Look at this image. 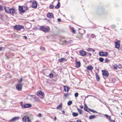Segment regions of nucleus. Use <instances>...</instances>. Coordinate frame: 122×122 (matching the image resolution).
I'll list each match as a JSON object with an SVG mask.
<instances>
[{"label": "nucleus", "mask_w": 122, "mask_h": 122, "mask_svg": "<svg viewBox=\"0 0 122 122\" xmlns=\"http://www.w3.org/2000/svg\"><path fill=\"white\" fill-rule=\"evenodd\" d=\"M33 115H30L29 116H25L23 117L22 120L23 122H30L33 119Z\"/></svg>", "instance_id": "obj_1"}, {"label": "nucleus", "mask_w": 122, "mask_h": 122, "mask_svg": "<svg viewBox=\"0 0 122 122\" xmlns=\"http://www.w3.org/2000/svg\"><path fill=\"white\" fill-rule=\"evenodd\" d=\"M18 9L19 11V13L22 14L25 12L26 10H28L29 8L28 7L24 6H19Z\"/></svg>", "instance_id": "obj_2"}, {"label": "nucleus", "mask_w": 122, "mask_h": 122, "mask_svg": "<svg viewBox=\"0 0 122 122\" xmlns=\"http://www.w3.org/2000/svg\"><path fill=\"white\" fill-rule=\"evenodd\" d=\"M36 94L41 99H42L44 97V93L41 91H38L36 92Z\"/></svg>", "instance_id": "obj_3"}, {"label": "nucleus", "mask_w": 122, "mask_h": 122, "mask_svg": "<svg viewBox=\"0 0 122 122\" xmlns=\"http://www.w3.org/2000/svg\"><path fill=\"white\" fill-rule=\"evenodd\" d=\"M40 30L45 32H47L49 31L50 29L48 28H46L43 26H41L40 28Z\"/></svg>", "instance_id": "obj_4"}, {"label": "nucleus", "mask_w": 122, "mask_h": 122, "mask_svg": "<svg viewBox=\"0 0 122 122\" xmlns=\"http://www.w3.org/2000/svg\"><path fill=\"white\" fill-rule=\"evenodd\" d=\"M24 27L22 25L20 26L19 25H16L14 26V29L17 30H19L21 29H23Z\"/></svg>", "instance_id": "obj_5"}, {"label": "nucleus", "mask_w": 122, "mask_h": 122, "mask_svg": "<svg viewBox=\"0 0 122 122\" xmlns=\"http://www.w3.org/2000/svg\"><path fill=\"white\" fill-rule=\"evenodd\" d=\"M79 34H78L77 36L76 39L77 40H81L83 38L82 34H81L79 32Z\"/></svg>", "instance_id": "obj_6"}, {"label": "nucleus", "mask_w": 122, "mask_h": 122, "mask_svg": "<svg viewBox=\"0 0 122 122\" xmlns=\"http://www.w3.org/2000/svg\"><path fill=\"white\" fill-rule=\"evenodd\" d=\"M102 75L106 77H107L109 75V72L107 71L102 70Z\"/></svg>", "instance_id": "obj_7"}, {"label": "nucleus", "mask_w": 122, "mask_h": 122, "mask_svg": "<svg viewBox=\"0 0 122 122\" xmlns=\"http://www.w3.org/2000/svg\"><path fill=\"white\" fill-rule=\"evenodd\" d=\"M16 88L18 91H21L22 89V85L21 84H18L16 85Z\"/></svg>", "instance_id": "obj_8"}, {"label": "nucleus", "mask_w": 122, "mask_h": 122, "mask_svg": "<svg viewBox=\"0 0 122 122\" xmlns=\"http://www.w3.org/2000/svg\"><path fill=\"white\" fill-rule=\"evenodd\" d=\"M108 53L106 52L101 51L99 53V55L100 56H107Z\"/></svg>", "instance_id": "obj_9"}, {"label": "nucleus", "mask_w": 122, "mask_h": 122, "mask_svg": "<svg viewBox=\"0 0 122 122\" xmlns=\"http://www.w3.org/2000/svg\"><path fill=\"white\" fill-rule=\"evenodd\" d=\"M19 117H15L9 120V122H15L17 120H18L19 119Z\"/></svg>", "instance_id": "obj_10"}, {"label": "nucleus", "mask_w": 122, "mask_h": 122, "mask_svg": "<svg viewBox=\"0 0 122 122\" xmlns=\"http://www.w3.org/2000/svg\"><path fill=\"white\" fill-rule=\"evenodd\" d=\"M15 11L14 9L13 8H11L9 10V13H10L11 15H13L15 14Z\"/></svg>", "instance_id": "obj_11"}, {"label": "nucleus", "mask_w": 122, "mask_h": 122, "mask_svg": "<svg viewBox=\"0 0 122 122\" xmlns=\"http://www.w3.org/2000/svg\"><path fill=\"white\" fill-rule=\"evenodd\" d=\"M47 17L49 18H53L54 17V15L52 13H48L47 15Z\"/></svg>", "instance_id": "obj_12"}, {"label": "nucleus", "mask_w": 122, "mask_h": 122, "mask_svg": "<svg viewBox=\"0 0 122 122\" xmlns=\"http://www.w3.org/2000/svg\"><path fill=\"white\" fill-rule=\"evenodd\" d=\"M79 53L82 56H83L86 55L87 52L83 51H80Z\"/></svg>", "instance_id": "obj_13"}, {"label": "nucleus", "mask_w": 122, "mask_h": 122, "mask_svg": "<svg viewBox=\"0 0 122 122\" xmlns=\"http://www.w3.org/2000/svg\"><path fill=\"white\" fill-rule=\"evenodd\" d=\"M67 61L66 59L64 58H61L58 59V61L60 62H63Z\"/></svg>", "instance_id": "obj_14"}, {"label": "nucleus", "mask_w": 122, "mask_h": 122, "mask_svg": "<svg viewBox=\"0 0 122 122\" xmlns=\"http://www.w3.org/2000/svg\"><path fill=\"white\" fill-rule=\"evenodd\" d=\"M120 42L119 41H117L116 42H115V47L117 48L118 49L119 48L120 46V44L119 43Z\"/></svg>", "instance_id": "obj_15"}, {"label": "nucleus", "mask_w": 122, "mask_h": 122, "mask_svg": "<svg viewBox=\"0 0 122 122\" xmlns=\"http://www.w3.org/2000/svg\"><path fill=\"white\" fill-rule=\"evenodd\" d=\"M37 6V4L36 1L33 2L32 5V7L35 8H36Z\"/></svg>", "instance_id": "obj_16"}, {"label": "nucleus", "mask_w": 122, "mask_h": 122, "mask_svg": "<svg viewBox=\"0 0 122 122\" xmlns=\"http://www.w3.org/2000/svg\"><path fill=\"white\" fill-rule=\"evenodd\" d=\"M31 107V104H25L24 105L23 107L24 108H27L30 107Z\"/></svg>", "instance_id": "obj_17"}, {"label": "nucleus", "mask_w": 122, "mask_h": 122, "mask_svg": "<svg viewBox=\"0 0 122 122\" xmlns=\"http://www.w3.org/2000/svg\"><path fill=\"white\" fill-rule=\"evenodd\" d=\"M63 42H65L66 44H67L72 43L73 42V41L71 40H68V41H67L66 40H65L63 41Z\"/></svg>", "instance_id": "obj_18"}, {"label": "nucleus", "mask_w": 122, "mask_h": 122, "mask_svg": "<svg viewBox=\"0 0 122 122\" xmlns=\"http://www.w3.org/2000/svg\"><path fill=\"white\" fill-rule=\"evenodd\" d=\"M76 64L75 67L77 68H78L80 66L81 63L80 61H77L76 62Z\"/></svg>", "instance_id": "obj_19"}, {"label": "nucleus", "mask_w": 122, "mask_h": 122, "mask_svg": "<svg viewBox=\"0 0 122 122\" xmlns=\"http://www.w3.org/2000/svg\"><path fill=\"white\" fill-rule=\"evenodd\" d=\"M63 87L64 91L66 92H68L69 91V89L68 86H67L64 85Z\"/></svg>", "instance_id": "obj_20"}, {"label": "nucleus", "mask_w": 122, "mask_h": 122, "mask_svg": "<svg viewBox=\"0 0 122 122\" xmlns=\"http://www.w3.org/2000/svg\"><path fill=\"white\" fill-rule=\"evenodd\" d=\"M6 12L9 13V10H10V8L8 7H5L4 8Z\"/></svg>", "instance_id": "obj_21"}, {"label": "nucleus", "mask_w": 122, "mask_h": 122, "mask_svg": "<svg viewBox=\"0 0 122 122\" xmlns=\"http://www.w3.org/2000/svg\"><path fill=\"white\" fill-rule=\"evenodd\" d=\"M93 67L91 65H90L89 66H87V69L89 70H91L92 69H93Z\"/></svg>", "instance_id": "obj_22"}, {"label": "nucleus", "mask_w": 122, "mask_h": 122, "mask_svg": "<svg viewBox=\"0 0 122 122\" xmlns=\"http://www.w3.org/2000/svg\"><path fill=\"white\" fill-rule=\"evenodd\" d=\"M96 79L97 81H99L100 79V78L99 75L96 72Z\"/></svg>", "instance_id": "obj_23"}, {"label": "nucleus", "mask_w": 122, "mask_h": 122, "mask_svg": "<svg viewBox=\"0 0 122 122\" xmlns=\"http://www.w3.org/2000/svg\"><path fill=\"white\" fill-rule=\"evenodd\" d=\"M60 3L59 2H58V3L57 5H56V6H55V8L56 9H58L59 8L60 6Z\"/></svg>", "instance_id": "obj_24"}, {"label": "nucleus", "mask_w": 122, "mask_h": 122, "mask_svg": "<svg viewBox=\"0 0 122 122\" xmlns=\"http://www.w3.org/2000/svg\"><path fill=\"white\" fill-rule=\"evenodd\" d=\"M96 118V116L95 115H92L89 117V119H91Z\"/></svg>", "instance_id": "obj_25"}, {"label": "nucleus", "mask_w": 122, "mask_h": 122, "mask_svg": "<svg viewBox=\"0 0 122 122\" xmlns=\"http://www.w3.org/2000/svg\"><path fill=\"white\" fill-rule=\"evenodd\" d=\"M72 115L74 117H76L78 115V114L77 113L73 112L72 113Z\"/></svg>", "instance_id": "obj_26"}, {"label": "nucleus", "mask_w": 122, "mask_h": 122, "mask_svg": "<svg viewBox=\"0 0 122 122\" xmlns=\"http://www.w3.org/2000/svg\"><path fill=\"white\" fill-rule=\"evenodd\" d=\"M77 109L78 112H79V114H82V110L81 109L79 108H77Z\"/></svg>", "instance_id": "obj_27"}, {"label": "nucleus", "mask_w": 122, "mask_h": 122, "mask_svg": "<svg viewBox=\"0 0 122 122\" xmlns=\"http://www.w3.org/2000/svg\"><path fill=\"white\" fill-rule=\"evenodd\" d=\"M62 105L61 104H60L58 106L56 107V108L57 109H60L62 107Z\"/></svg>", "instance_id": "obj_28"}, {"label": "nucleus", "mask_w": 122, "mask_h": 122, "mask_svg": "<svg viewBox=\"0 0 122 122\" xmlns=\"http://www.w3.org/2000/svg\"><path fill=\"white\" fill-rule=\"evenodd\" d=\"M88 109L90 111L92 112L93 113H97V111L94 110L90 109Z\"/></svg>", "instance_id": "obj_29"}, {"label": "nucleus", "mask_w": 122, "mask_h": 122, "mask_svg": "<svg viewBox=\"0 0 122 122\" xmlns=\"http://www.w3.org/2000/svg\"><path fill=\"white\" fill-rule=\"evenodd\" d=\"M72 102L71 101H69L67 103V105L68 106H69L72 103Z\"/></svg>", "instance_id": "obj_30"}, {"label": "nucleus", "mask_w": 122, "mask_h": 122, "mask_svg": "<svg viewBox=\"0 0 122 122\" xmlns=\"http://www.w3.org/2000/svg\"><path fill=\"white\" fill-rule=\"evenodd\" d=\"M104 115L107 118L109 119V120H110L111 118L110 116H109L106 114Z\"/></svg>", "instance_id": "obj_31"}, {"label": "nucleus", "mask_w": 122, "mask_h": 122, "mask_svg": "<svg viewBox=\"0 0 122 122\" xmlns=\"http://www.w3.org/2000/svg\"><path fill=\"white\" fill-rule=\"evenodd\" d=\"M117 66L116 64H115L113 66V68L114 69L117 70Z\"/></svg>", "instance_id": "obj_32"}, {"label": "nucleus", "mask_w": 122, "mask_h": 122, "mask_svg": "<svg viewBox=\"0 0 122 122\" xmlns=\"http://www.w3.org/2000/svg\"><path fill=\"white\" fill-rule=\"evenodd\" d=\"M54 7V6L53 5H50L49 6V8L51 9H52Z\"/></svg>", "instance_id": "obj_33"}, {"label": "nucleus", "mask_w": 122, "mask_h": 122, "mask_svg": "<svg viewBox=\"0 0 122 122\" xmlns=\"http://www.w3.org/2000/svg\"><path fill=\"white\" fill-rule=\"evenodd\" d=\"M100 61L101 62H103L104 61V59L102 57H100L99 58Z\"/></svg>", "instance_id": "obj_34"}, {"label": "nucleus", "mask_w": 122, "mask_h": 122, "mask_svg": "<svg viewBox=\"0 0 122 122\" xmlns=\"http://www.w3.org/2000/svg\"><path fill=\"white\" fill-rule=\"evenodd\" d=\"M40 49L41 50L44 51L45 50V48L44 47L41 46L40 47Z\"/></svg>", "instance_id": "obj_35"}, {"label": "nucleus", "mask_w": 122, "mask_h": 122, "mask_svg": "<svg viewBox=\"0 0 122 122\" xmlns=\"http://www.w3.org/2000/svg\"><path fill=\"white\" fill-rule=\"evenodd\" d=\"M86 107H84V110H85V111H86V112H89L88 110L87 109V108H88V107L86 105Z\"/></svg>", "instance_id": "obj_36"}, {"label": "nucleus", "mask_w": 122, "mask_h": 122, "mask_svg": "<svg viewBox=\"0 0 122 122\" xmlns=\"http://www.w3.org/2000/svg\"><path fill=\"white\" fill-rule=\"evenodd\" d=\"M49 76L51 78H52L53 77V75L52 73H50L49 75Z\"/></svg>", "instance_id": "obj_37"}, {"label": "nucleus", "mask_w": 122, "mask_h": 122, "mask_svg": "<svg viewBox=\"0 0 122 122\" xmlns=\"http://www.w3.org/2000/svg\"><path fill=\"white\" fill-rule=\"evenodd\" d=\"M92 49L90 48H88L87 50L88 51H92Z\"/></svg>", "instance_id": "obj_38"}, {"label": "nucleus", "mask_w": 122, "mask_h": 122, "mask_svg": "<svg viewBox=\"0 0 122 122\" xmlns=\"http://www.w3.org/2000/svg\"><path fill=\"white\" fill-rule=\"evenodd\" d=\"M120 69L122 68V66L121 65V64H119L117 66Z\"/></svg>", "instance_id": "obj_39"}, {"label": "nucleus", "mask_w": 122, "mask_h": 122, "mask_svg": "<svg viewBox=\"0 0 122 122\" xmlns=\"http://www.w3.org/2000/svg\"><path fill=\"white\" fill-rule=\"evenodd\" d=\"M105 62H106V63L107 62H109V59H108L107 58H106L105 59Z\"/></svg>", "instance_id": "obj_40"}, {"label": "nucleus", "mask_w": 122, "mask_h": 122, "mask_svg": "<svg viewBox=\"0 0 122 122\" xmlns=\"http://www.w3.org/2000/svg\"><path fill=\"white\" fill-rule=\"evenodd\" d=\"M91 36L93 38H94V37L95 38H96V36L93 34H92Z\"/></svg>", "instance_id": "obj_41"}, {"label": "nucleus", "mask_w": 122, "mask_h": 122, "mask_svg": "<svg viewBox=\"0 0 122 122\" xmlns=\"http://www.w3.org/2000/svg\"><path fill=\"white\" fill-rule=\"evenodd\" d=\"M78 93H77V92L76 93L74 94L75 96L76 97H77L78 96Z\"/></svg>", "instance_id": "obj_42"}, {"label": "nucleus", "mask_w": 122, "mask_h": 122, "mask_svg": "<svg viewBox=\"0 0 122 122\" xmlns=\"http://www.w3.org/2000/svg\"><path fill=\"white\" fill-rule=\"evenodd\" d=\"M72 32L74 34L76 33V31L73 28H72Z\"/></svg>", "instance_id": "obj_43"}, {"label": "nucleus", "mask_w": 122, "mask_h": 122, "mask_svg": "<svg viewBox=\"0 0 122 122\" xmlns=\"http://www.w3.org/2000/svg\"><path fill=\"white\" fill-rule=\"evenodd\" d=\"M68 95V93H65L64 94V96L65 98H66Z\"/></svg>", "instance_id": "obj_44"}, {"label": "nucleus", "mask_w": 122, "mask_h": 122, "mask_svg": "<svg viewBox=\"0 0 122 122\" xmlns=\"http://www.w3.org/2000/svg\"><path fill=\"white\" fill-rule=\"evenodd\" d=\"M3 10L2 6L0 5V11H2Z\"/></svg>", "instance_id": "obj_45"}, {"label": "nucleus", "mask_w": 122, "mask_h": 122, "mask_svg": "<svg viewBox=\"0 0 122 122\" xmlns=\"http://www.w3.org/2000/svg\"><path fill=\"white\" fill-rule=\"evenodd\" d=\"M22 78H20V80L18 81L19 83H20L22 82Z\"/></svg>", "instance_id": "obj_46"}, {"label": "nucleus", "mask_w": 122, "mask_h": 122, "mask_svg": "<svg viewBox=\"0 0 122 122\" xmlns=\"http://www.w3.org/2000/svg\"><path fill=\"white\" fill-rule=\"evenodd\" d=\"M111 27L113 29V28H114L116 27V26L115 25H112L111 26Z\"/></svg>", "instance_id": "obj_47"}, {"label": "nucleus", "mask_w": 122, "mask_h": 122, "mask_svg": "<svg viewBox=\"0 0 122 122\" xmlns=\"http://www.w3.org/2000/svg\"><path fill=\"white\" fill-rule=\"evenodd\" d=\"M22 103H23V102H20V104L21 106V107L22 108H23L24 105H22Z\"/></svg>", "instance_id": "obj_48"}, {"label": "nucleus", "mask_w": 122, "mask_h": 122, "mask_svg": "<svg viewBox=\"0 0 122 122\" xmlns=\"http://www.w3.org/2000/svg\"><path fill=\"white\" fill-rule=\"evenodd\" d=\"M110 122H115L114 120H111V119H110Z\"/></svg>", "instance_id": "obj_49"}, {"label": "nucleus", "mask_w": 122, "mask_h": 122, "mask_svg": "<svg viewBox=\"0 0 122 122\" xmlns=\"http://www.w3.org/2000/svg\"><path fill=\"white\" fill-rule=\"evenodd\" d=\"M57 21L59 22H61V19L60 18H58L57 19Z\"/></svg>", "instance_id": "obj_50"}, {"label": "nucleus", "mask_w": 122, "mask_h": 122, "mask_svg": "<svg viewBox=\"0 0 122 122\" xmlns=\"http://www.w3.org/2000/svg\"><path fill=\"white\" fill-rule=\"evenodd\" d=\"M23 37L25 38V39H26L27 38V37L25 36H24Z\"/></svg>", "instance_id": "obj_51"}, {"label": "nucleus", "mask_w": 122, "mask_h": 122, "mask_svg": "<svg viewBox=\"0 0 122 122\" xmlns=\"http://www.w3.org/2000/svg\"><path fill=\"white\" fill-rule=\"evenodd\" d=\"M41 114L40 113H39L38 114V117H41Z\"/></svg>", "instance_id": "obj_52"}, {"label": "nucleus", "mask_w": 122, "mask_h": 122, "mask_svg": "<svg viewBox=\"0 0 122 122\" xmlns=\"http://www.w3.org/2000/svg\"><path fill=\"white\" fill-rule=\"evenodd\" d=\"M80 108L81 109H82L83 108V106H82L81 105L80 106Z\"/></svg>", "instance_id": "obj_53"}, {"label": "nucleus", "mask_w": 122, "mask_h": 122, "mask_svg": "<svg viewBox=\"0 0 122 122\" xmlns=\"http://www.w3.org/2000/svg\"><path fill=\"white\" fill-rule=\"evenodd\" d=\"M76 122H82V121L79 120H77L76 121Z\"/></svg>", "instance_id": "obj_54"}, {"label": "nucleus", "mask_w": 122, "mask_h": 122, "mask_svg": "<svg viewBox=\"0 0 122 122\" xmlns=\"http://www.w3.org/2000/svg\"><path fill=\"white\" fill-rule=\"evenodd\" d=\"M56 119V117H55L54 118V121H55Z\"/></svg>", "instance_id": "obj_55"}, {"label": "nucleus", "mask_w": 122, "mask_h": 122, "mask_svg": "<svg viewBox=\"0 0 122 122\" xmlns=\"http://www.w3.org/2000/svg\"><path fill=\"white\" fill-rule=\"evenodd\" d=\"M3 48V47H0V51H1L2 50Z\"/></svg>", "instance_id": "obj_56"}, {"label": "nucleus", "mask_w": 122, "mask_h": 122, "mask_svg": "<svg viewBox=\"0 0 122 122\" xmlns=\"http://www.w3.org/2000/svg\"><path fill=\"white\" fill-rule=\"evenodd\" d=\"M88 55L91 56V54L90 53H88Z\"/></svg>", "instance_id": "obj_57"}, {"label": "nucleus", "mask_w": 122, "mask_h": 122, "mask_svg": "<svg viewBox=\"0 0 122 122\" xmlns=\"http://www.w3.org/2000/svg\"><path fill=\"white\" fill-rule=\"evenodd\" d=\"M62 112L63 114H64L65 113V112L64 111H62Z\"/></svg>", "instance_id": "obj_58"}, {"label": "nucleus", "mask_w": 122, "mask_h": 122, "mask_svg": "<svg viewBox=\"0 0 122 122\" xmlns=\"http://www.w3.org/2000/svg\"><path fill=\"white\" fill-rule=\"evenodd\" d=\"M95 51V50L92 49V51L93 52H94Z\"/></svg>", "instance_id": "obj_59"}, {"label": "nucleus", "mask_w": 122, "mask_h": 122, "mask_svg": "<svg viewBox=\"0 0 122 122\" xmlns=\"http://www.w3.org/2000/svg\"><path fill=\"white\" fill-rule=\"evenodd\" d=\"M29 96H30L31 97H32L34 96V95H29Z\"/></svg>", "instance_id": "obj_60"}, {"label": "nucleus", "mask_w": 122, "mask_h": 122, "mask_svg": "<svg viewBox=\"0 0 122 122\" xmlns=\"http://www.w3.org/2000/svg\"><path fill=\"white\" fill-rule=\"evenodd\" d=\"M28 24L29 25H31V24H30V23H29V24Z\"/></svg>", "instance_id": "obj_61"}, {"label": "nucleus", "mask_w": 122, "mask_h": 122, "mask_svg": "<svg viewBox=\"0 0 122 122\" xmlns=\"http://www.w3.org/2000/svg\"><path fill=\"white\" fill-rule=\"evenodd\" d=\"M71 95V94L70 93H68V95Z\"/></svg>", "instance_id": "obj_62"}, {"label": "nucleus", "mask_w": 122, "mask_h": 122, "mask_svg": "<svg viewBox=\"0 0 122 122\" xmlns=\"http://www.w3.org/2000/svg\"><path fill=\"white\" fill-rule=\"evenodd\" d=\"M69 122H72V121H70Z\"/></svg>", "instance_id": "obj_63"}, {"label": "nucleus", "mask_w": 122, "mask_h": 122, "mask_svg": "<svg viewBox=\"0 0 122 122\" xmlns=\"http://www.w3.org/2000/svg\"><path fill=\"white\" fill-rule=\"evenodd\" d=\"M2 41H0V43H2Z\"/></svg>", "instance_id": "obj_64"}]
</instances>
